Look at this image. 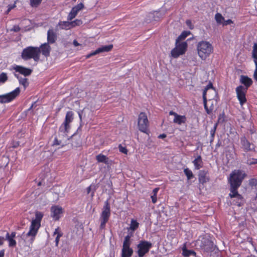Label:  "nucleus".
I'll return each instance as SVG.
<instances>
[{
  "label": "nucleus",
  "mask_w": 257,
  "mask_h": 257,
  "mask_svg": "<svg viewBox=\"0 0 257 257\" xmlns=\"http://www.w3.org/2000/svg\"><path fill=\"white\" fill-rule=\"evenodd\" d=\"M42 0H30V4L32 7H37L40 5Z\"/></svg>",
  "instance_id": "nucleus-43"
},
{
  "label": "nucleus",
  "mask_w": 257,
  "mask_h": 257,
  "mask_svg": "<svg viewBox=\"0 0 257 257\" xmlns=\"http://www.w3.org/2000/svg\"><path fill=\"white\" fill-rule=\"evenodd\" d=\"M248 164L249 165H254V164H257V159L252 158L251 159H249L248 161Z\"/></svg>",
  "instance_id": "nucleus-48"
},
{
  "label": "nucleus",
  "mask_w": 257,
  "mask_h": 257,
  "mask_svg": "<svg viewBox=\"0 0 257 257\" xmlns=\"http://www.w3.org/2000/svg\"><path fill=\"white\" fill-rule=\"evenodd\" d=\"M133 252V249L131 247V245H122L121 256L131 257Z\"/></svg>",
  "instance_id": "nucleus-20"
},
{
  "label": "nucleus",
  "mask_w": 257,
  "mask_h": 257,
  "mask_svg": "<svg viewBox=\"0 0 257 257\" xmlns=\"http://www.w3.org/2000/svg\"><path fill=\"white\" fill-rule=\"evenodd\" d=\"M74 113L72 111H67L64 121L60 125L59 128V132L65 134L68 133L70 128V123L72 122L74 119Z\"/></svg>",
  "instance_id": "nucleus-10"
},
{
  "label": "nucleus",
  "mask_w": 257,
  "mask_h": 257,
  "mask_svg": "<svg viewBox=\"0 0 257 257\" xmlns=\"http://www.w3.org/2000/svg\"><path fill=\"white\" fill-rule=\"evenodd\" d=\"M60 29L68 30L71 28L70 22L68 21H60L58 24Z\"/></svg>",
  "instance_id": "nucleus-31"
},
{
  "label": "nucleus",
  "mask_w": 257,
  "mask_h": 257,
  "mask_svg": "<svg viewBox=\"0 0 257 257\" xmlns=\"http://www.w3.org/2000/svg\"><path fill=\"white\" fill-rule=\"evenodd\" d=\"M186 121L187 118L185 115H181L179 114L173 119V122L179 125L186 123Z\"/></svg>",
  "instance_id": "nucleus-26"
},
{
  "label": "nucleus",
  "mask_w": 257,
  "mask_h": 257,
  "mask_svg": "<svg viewBox=\"0 0 257 257\" xmlns=\"http://www.w3.org/2000/svg\"><path fill=\"white\" fill-rule=\"evenodd\" d=\"M160 188L157 187L155 188L153 190V195H151V198L152 199V202L155 204L157 202V193L159 190Z\"/></svg>",
  "instance_id": "nucleus-34"
},
{
  "label": "nucleus",
  "mask_w": 257,
  "mask_h": 257,
  "mask_svg": "<svg viewBox=\"0 0 257 257\" xmlns=\"http://www.w3.org/2000/svg\"><path fill=\"white\" fill-rule=\"evenodd\" d=\"M249 184L251 186H257V179L255 178H252L249 180Z\"/></svg>",
  "instance_id": "nucleus-46"
},
{
  "label": "nucleus",
  "mask_w": 257,
  "mask_h": 257,
  "mask_svg": "<svg viewBox=\"0 0 257 257\" xmlns=\"http://www.w3.org/2000/svg\"><path fill=\"white\" fill-rule=\"evenodd\" d=\"M192 163L196 170H199L203 167V162L201 156L200 155L198 156L197 158L193 161Z\"/></svg>",
  "instance_id": "nucleus-25"
},
{
  "label": "nucleus",
  "mask_w": 257,
  "mask_h": 257,
  "mask_svg": "<svg viewBox=\"0 0 257 257\" xmlns=\"http://www.w3.org/2000/svg\"><path fill=\"white\" fill-rule=\"evenodd\" d=\"M208 91L209 93H212L215 96L216 95V93L215 90L213 89V85L210 82L208 84V85L204 88L203 94L205 93V96H207V92Z\"/></svg>",
  "instance_id": "nucleus-28"
},
{
  "label": "nucleus",
  "mask_w": 257,
  "mask_h": 257,
  "mask_svg": "<svg viewBox=\"0 0 257 257\" xmlns=\"http://www.w3.org/2000/svg\"><path fill=\"white\" fill-rule=\"evenodd\" d=\"M6 239L9 241V245L10 247H14L16 245V241L13 238H9V233L7 232L6 236Z\"/></svg>",
  "instance_id": "nucleus-36"
},
{
  "label": "nucleus",
  "mask_w": 257,
  "mask_h": 257,
  "mask_svg": "<svg viewBox=\"0 0 257 257\" xmlns=\"http://www.w3.org/2000/svg\"><path fill=\"white\" fill-rule=\"evenodd\" d=\"M182 255L184 257H189L191 255L196 256V253L193 250H189L187 248L186 245L182 247Z\"/></svg>",
  "instance_id": "nucleus-27"
},
{
  "label": "nucleus",
  "mask_w": 257,
  "mask_h": 257,
  "mask_svg": "<svg viewBox=\"0 0 257 257\" xmlns=\"http://www.w3.org/2000/svg\"><path fill=\"white\" fill-rule=\"evenodd\" d=\"M184 172L185 175L186 176L188 180H190L194 177V175L191 170L188 168H185L184 169Z\"/></svg>",
  "instance_id": "nucleus-38"
},
{
  "label": "nucleus",
  "mask_w": 257,
  "mask_h": 257,
  "mask_svg": "<svg viewBox=\"0 0 257 257\" xmlns=\"http://www.w3.org/2000/svg\"><path fill=\"white\" fill-rule=\"evenodd\" d=\"M96 160L98 163H103L105 164H108L109 159L106 156L99 154L96 156Z\"/></svg>",
  "instance_id": "nucleus-29"
},
{
  "label": "nucleus",
  "mask_w": 257,
  "mask_h": 257,
  "mask_svg": "<svg viewBox=\"0 0 257 257\" xmlns=\"http://www.w3.org/2000/svg\"><path fill=\"white\" fill-rule=\"evenodd\" d=\"M186 24L189 28V29H190L191 30L193 29L194 26H193L191 20H186Z\"/></svg>",
  "instance_id": "nucleus-49"
},
{
  "label": "nucleus",
  "mask_w": 257,
  "mask_h": 257,
  "mask_svg": "<svg viewBox=\"0 0 257 257\" xmlns=\"http://www.w3.org/2000/svg\"><path fill=\"white\" fill-rule=\"evenodd\" d=\"M4 237L0 236V245H2L4 244Z\"/></svg>",
  "instance_id": "nucleus-56"
},
{
  "label": "nucleus",
  "mask_w": 257,
  "mask_h": 257,
  "mask_svg": "<svg viewBox=\"0 0 257 257\" xmlns=\"http://www.w3.org/2000/svg\"><path fill=\"white\" fill-rule=\"evenodd\" d=\"M111 215L110 205L108 200L104 202L102 211L100 214L99 220L100 221V229H103L105 227Z\"/></svg>",
  "instance_id": "nucleus-5"
},
{
  "label": "nucleus",
  "mask_w": 257,
  "mask_h": 257,
  "mask_svg": "<svg viewBox=\"0 0 257 257\" xmlns=\"http://www.w3.org/2000/svg\"><path fill=\"white\" fill-rule=\"evenodd\" d=\"M8 79V77L6 73L2 72L0 74V83H4Z\"/></svg>",
  "instance_id": "nucleus-40"
},
{
  "label": "nucleus",
  "mask_w": 257,
  "mask_h": 257,
  "mask_svg": "<svg viewBox=\"0 0 257 257\" xmlns=\"http://www.w3.org/2000/svg\"><path fill=\"white\" fill-rule=\"evenodd\" d=\"M84 7V6L83 3H81L80 4H78L75 7H73L75 10H77L78 12H79L80 11L82 10Z\"/></svg>",
  "instance_id": "nucleus-44"
},
{
  "label": "nucleus",
  "mask_w": 257,
  "mask_h": 257,
  "mask_svg": "<svg viewBox=\"0 0 257 257\" xmlns=\"http://www.w3.org/2000/svg\"><path fill=\"white\" fill-rule=\"evenodd\" d=\"M38 48H40V54L42 53L45 57L50 56L51 48L48 43H45Z\"/></svg>",
  "instance_id": "nucleus-17"
},
{
  "label": "nucleus",
  "mask_w": 257,
  "mask_h": 257,
  "mask_svg": "<svg viewBox=\"0 0 257 257\" xmlns=\"http://www.w3.org/2000/svg\"><path fill=\"white\" fill-rule=\"evenodd\" d=\"M82 142L80 137L76 138L73 135L72 137V146L74 148H78L81 146Z\"/></svg>",
  "instance_id": "nucleus-30"
},
{
  "label": "nucleus",
  "mask_w": 257,
  "mask_h": 257,
  "mask_svg": "<svg viewBox=\"0 0 257 257\" xmlns=\"http://www.w3.org/2000/svg\"><path fill=\"white\" fill-rule=\"evenodd\" d=\"M73 44L76 47L80 45L79 43L75 40L73 41Z\"/></svg>",
  "instance_id": "nucleus-59"
},
{
  "label": "nucleus",
  "mask_w": 257,
  "mask_h": 257,
  "mask_svg": "<svg viewBox=\"0 0 257 257\" xmlns=\"http://www.w3.org/2000/svg\"><path fill=\"white\" fill-rule=\"evenodd\" d=\"M220 146V144L219 143H217L216 145V147H219Z\"/></svg>",
  "instance_id": "nucleus-64"
},
{
  "label": "nucleus",
  "mask_w": 257,
  "mask_h": 257,
  "mask_svg": "<svg viewBox=\"0 0 257 257\" xmlns=\"http://www.w3.org/2000/svg\"><path fill=\"white\" fill-rule=\"evenodd\" d=\"M187 48L188 44L186 42L176 41L175 47L171 51V57L177 58L180 56L184 55L187 51Z\"/></svg>",
  "instance_id": "nucleus-6"
},
{
  "label": "nucleus",
  "mask_w": 257,
  "mask_h": 257,
  "mask_svg": "<svg viewBox=\"0 0 257 257\" xmlns=\"http://www.w3.org/2000/svg\"><path fill=\"white\" fill-rule=\"evenodd\" d=\"M16 6L14 5L13 6H9V7L8 9V13L12 9H13Z\"/></svg>",
  "instance_id": "nucleus-60"
},
{
  "label": "nucleus",
  "mask_w": 257,
  "mask_h": 257,
  "mask_svg": "<svg viewBox=\"0 0 257 257\" xmlns=\"http://www.w3.org/2000/svg\"><path fill=\"white\" fill-rule=\"evenodd\" d=\"M249 242L252 244V245L253 246H254V247L255 250L256 251V252H257V249H256L255 247V246H254V244H253V241H252V238H250V240L249 241Z\"/></svg>",
  "instance_id": "nucleus-61"
},
{
  "label": "nucleus",
  "mask_w": 257,
  "mask_h": 257,
  "mask_svg": "<svg viewBox=\"0 0 257 257\" xmlns=\"http://www.w3.org/2000/svg\"><path fill=\"white\" fill-rule=\"evenodd\" d=\"M16 233L15 232H12L11 234H9V238H13L15 237Z\"/></svg>",
  "instance_id": "nucleus-54"
},
{
  "label": "nucleus",
  "mask_w": 257,
  "mask_h": 257,
  "mask_svg": "<svg viewBox=\"0 0 257 257\" xmlns=\"http://www.w3.org/2000/svg\"><path fill=\"white\" fill-rule=\"evenodd\" d=\"M113 48V45L112 44L109 45L103 46L101 47L97 48L94 51L89 53L86 56L87 58H89L93 56L97 55L99 53L102 52H108L112 50Z\"/></svg>",
  "instance_id": "nucleus-15"
},
{
  "label": "nucleus",
  "mask_w": 257,
  "mask_h": 257,
  "mask_svg": "<svg viewBox=\"0 0 257 257\" xmlns=\"http://www.w3.org/2000/svg\"><path fill=\"white\" fill-rule=\"evenodd\" d=\"M57 36L56 32L53 29H49L47 32V43L54 44L56 42Z\"/></svg>",
  "instance_id": "nucleus-19"
},
{
  "label": "nucleus",
  "mask_w": 257,
  "mask_h": 257,
  "mask_svg": "<svg viewBox=\"0 0 257 257\" xmlns=\"http://www.w3.org/2000/svg\"><path fill=\"white\" fill-rule=\"evenodd\" d=\"M217 126V123H215L214 124L213 127L210 130V135H211V137L213 138L214 137Z\"/></svg>",
  "instance_id": "nucleus-47"
},
{
  "label": "nucleus",
  "mask_w": 257,
  "mask_h": 257,
  "mask_svg": "<svg viewBox=\"0 0 257 257\" xmlns=\"http://www.w3.org/2000/svg\"><path fill=\"white\" fill-rule=\"evenodd\" d=\"M18 145H19V143H17V144H15V145L13 146V147L16 148Z\"/></svg>",
  "instance_id": "nucleus-63"
},
{
  "label": "nucleus",
  "mask_w": 257,
  "mask_h": 257,
  "mask_svg": "<svg viewBox=\"0 0 257 257\" xmlns=\"http://www.w3.org/2000/svg\"><path fill=\"white\" fill-rule=\"evenodd\" d=\"M200 248L204 252H211L214 250L213 242L208 238L204 237L201 240Z\"/></svg>",
  "instance_id": "nucleus-13"
},
{
  "label": "nucleus",
  "mask_w": 257,
  "mask_h": 257,
  "mask_svg": "<svg viewBox=\"0 0 257 257\" xmlns=\"http://www.w3.org/2000/svg\"><path fill=\"white\" fill-rule=\"evenodd\" d=\"M166 135L165 134H161L159 136H158V138L159 139H164L166 137Z\"/></svg>",
  "instance_id": "nucleus-55"
},
{
  "label": "nucleus",
  "mask_w": 257,
  "mask_h": 257,
  "mask_svg": "<svg viewBox=\"0 0 257 257\" xmlns=\"http://www.w3.org/2000/svg\"><path fill=\"white\" fill-rule=\"evenodd\" d=\"M51 216L55 221L59 220L63 213V209L59 205H53L50 208Z\"/></svg>",
  "instance_id": "nucleus-14"
},
{
  "label": "nucleus",
  "mask_w": 257,
  "mask_h": 257,
  "mask_svg": "<svg viewBox=\"0 0 257 257\" xmlns=\"http://www.w3.org/2000/svg\"><path fill=\"white\" fill-rule=\"evenodd\" d=\"M55 235H56L55 240V245L56 246H58L60 241V238L63 235V233L61 230V228L59 227H57L56 228H55V231L53 232V235L54 236Z\"/></svg>",
  "instance_id": "nucleus-23"
},
{
  "label": "nucleus",
  "mask_w": 257,
  "mask_h": 257,
  "mask_svg": "<svg viewBox=\"0 0 257 257\" xmlns=\"http://www.w3.org/2000/svg\"><path fill=\"white\" fill-rule=\"evenodd\" d=\"M203 105L206 112L208 114H212L215 106L217 105V102L213 97L205 96V93L202 95Z\"/></svg>",
  "instance_id": "nucleus-7"
},
{
  "label": "nucleus",
  "mask_w": 257,
  "mask_h": 257,
  "mask_svg": "<svg viewBox=\"0 0 257 257\" xmlns=\"http://www.w3.org/2000/svg\"><path fill=\"white\" fill-rule=\"evenodd\" d=\"M131 236L129 235H127L126 236H125L122 245H131Z\"/></svg>",
  "instance_id": "nucleus-42"
},
{
  "label": "nucleus",
  "mask_w": 257,
  "mask_h": 257,
  "mask_svg": "<svg viewBox=\"0 0 257 257\" xmlns=\"http://www.w3.org/2000/svg\"><path fill=\"white\" fill-rule=\"evenodd\" d=\"M197 50L199 57L205 61L213 52V47L210 42L202 40L197 43Z\"/></svg>",
  "instance_id": "nucleus-3"
},
{
  "label": "nucleus",
  "mask_w": 257,
  "mask_h": 257,
  "mask_svg": "<svg viewBox=\"0 0 257 257\" xmlns=\"http://www.w3.org/2000/svg\"><path fill=\"white\" fill-rule=\"evenodd\" d=\"M247 90V88H244L242 85L237 86L235 89L236 96L241 105H243L247 101L246 98Z\"/></svg>",
  "instance_id": "nucleus-12"
},
{
  "label": "nucleus",
  "mask_w": 257,
  "mask_h": 257,
  "mask_svg": "<svg viewBox=\"0 0 257 257\" xmlns=\"http://www.w3.org/2000/svg\"><path fill=\"white\" fill-rule=\"evenodd\" d=\"M60 144H61V141H59L57 138H55L54 139V141H53V146H55H55H57V145H60Z\"/></svg>",
  "instance_id": "nucleus-52"
},
{
  "label": "nucleus",
  "mask_w": 257,
  "mask_h": 257,
  "mask_svg": "<svg viewBox=\"0 0 257 257\" xmlns=\"http://www.w3.org/2000/svg\"><path fill=\"white\" fill-rule=\"evenodd\" d=\"M38 47L28 46L24 48L21 53V58L24 61L33 59L38 62L40 59V51Z\"/></svg>",
  "instance_id": "nucleus-4"
},
{
  "label": "nucleus",
  "mask_w": 257,
  "mask_h": 257,
  "mask_svg": "<svg viewBox=\"0 0 257 257\" xmlns=\"http://www.w3.org/2000/svg\"><path fill=\"white\" fill-rule=\"evenodd\" d=\"M246 174L240 170H234L231 172L228 178V183L230 185V193L229 196L231 198H235L237 200L234 203L238 206L243 204V197L238 193V189L241 186Z\"/></svg>",
  "instance_id": "nucleus-1"
},
{
  "label": "nucleus",
  "mask_w": 257,
  "mask_h": 257,
  "mask_svg": "<svg viewBox=\"0 0 257 257\" xmlns=\"http://www.w3.org/2000/svg\"><path fill=\"white\" fill-rule=\"evenodd\" d=\"M14 75L18 79L19 83L23 86L24 89H26L29 85L28 79L26 78L22 77L17 74H15Z\"/></svg>",
  "instance_id": "nucleus-24"
},
{
  "label": "nucleus",
  "mask_w": 257,
  "mask_h": 257,
  "mask_svg": "<svg viewBox=\"0 0 257 257\" xmlns=\"http://www.w3.org/2000/svg\"><path fill=\"white\" fill-rule=\"evenodd\" d=\"M14 69L19 72L20 74L24 75L25 76H28L32 73V70L29 68H26L24 66L20 65H16L14 67Z\"/></svg>",
  "instance_id": "nucleus-16"
},
{
  "label": "nucleus",
  "mask_w": 257,
  "mask_h": 257,
  "mask_svg": "<svg viewBox=\"0 0 257 257\" xmlns=\"http://www.w3.org/2000/svg\"><path fill=\"white\" fill-rule=\"evenodd\" d=\"M21 90L17 87L15 90L5 94L0 95V103H9L15 99L20 94Z\"/></svg>",
  "instance_id": "nucleus-11"
},
{
  "label": "nucleus",
  "mask_w": 257,
  "mask_h": 257,
  "mask_svg": "<svg viewBox=\"0 0 257 257\" xmlns=\"http://www.w3.org/2000/svg\"><path fill=\"white\" fill-rule=\"evenodd\" d=\"M91 191V186H89L87 188V193L89 194Z\"/></svg>",
  "instance_id": "nucleus-62"
},
{
  "label": "nucleus",
  "mask_w": 257,
  "mask_h": 257,
  "mask_svg": "<svg viewBox=\"0 0 257 257\" xmlns=\"http://www.w3.org/2000/svg\"><path fill=\"white\" fill-rule=\"evenodd\" d=\"M20 30V28L19 26H14V31L15 32H19Z\"/></svg>",
  "instance_id": "nucleus-57"
},
{
  "label": "nucleus",
  "mask_w": 257,
  "mask_h": 257,
  "mask_svg": "<svg viewBox=\"0 0 257 257\" xmlns=\"http://www.w3.org/2000/svg\"><path fill=\"white\" fill-rule=\"evenodd\" d=\"M255 66V68L253 73V78L257 82V61L254 62Z\"/></svg>",
  "instance_id": "nucleus-50"
},
{
  "label": "nucleus",
  "mask_w": 257,
  "mask_h": 257,
  "mask_svg": "<svg viewBox=\"0 0 257 257\" xmlns=\"http://www.w3.org/2000/svg\"><path fill=\"white\" fill-rule=\"evenodd\" d=\"M71 28L74 27L76 26H80L82 24V21L81 20L76 19L73 21L70 22Z\"/></svg>",
  "instance_id": "nucleus-41"
},
{
  "label": "nucleus",
  "mask_w": 257,
  "mask_h": 257,
  "mask_svg": "<svg viewBox=\"0 0 257 257\" xmlns=\"http://www.w3.org/2000/svg\"><path fill=\"white\" fill-rule=\"evenodd\" d=\"M138 125L139 130L145 134H148L149 122L145 112H141L138 116Z\"/></svg>",
  "instance_id": "nucleus-8"
},
{
  "label": "nucleus",
  "mask_w": 257,
  "mask_h": 257,
  "mask_svg": "<svg viewBox=\"0 0 257 257\" xmlns=\"http://www.w3.org/2000/svg\"><path fill=\"white\" fill-rule=\"evenodd\" d=\"M215 19L218 24H222L224 21V17L220 13H216L215 15Z\"/></svg>",
  "instance_id": "nucleus-39"
},
{
  "label": "nucleus",
  "mask_w": 257,
  "mask_h": 257,
  "mask_svg": "<svg viewBox=\"0 0 257 257\" xmlns=\"http://www.w3.org/2000/svg\"><path fill=\"white\" fill-rule=\"evenodd\" d=\"M240 142L244 151L247 152L251 150L250 148L251 144L245 137L243 136L241 137Z\"/></svg>",
  "instance_id": "nucleus-21"
},
{
  "label": "nucleus",
  "mask_w": 257,
  "mask_h": 257,
  "mask_svg": "<svg viewBox=\"0 0 257 257\" xmlns=\"http://www.w3.org/2000/svg\"><path fill=\"white\" fill-rule=\"evenodd\" d=\"M139 226V222L136 220L132 219L131 221V224L129 229L133 231H135L138 228Z\"/></svg>",
  "instance_id": "nucleus-33"
},
{
  "label": "nucleus",
  "mask_w": 257,
  "mask_h": 257,
  "mask_svg": "<svg viewBox=\"0 0 257 257\" xmlns=\"http://www.w3.org/2000/svg\"><path fill=\"white\" fill-rule=\"evenodd\" d=\"M118 149L119 152L124 154H127L128 152L127 149L125 147H123L121 145L118 146Z\"/></svg>",
  "instance_id": "nucleus-45"
},
{
  "label": "nucleus",
  "mask_w": 257,
  "mask_h": 257,
  "mask_svg": "<svg viewBox=\"0 0 257 257\" xmlns=\"http://www.w3.org/2000/svg\"><path fill=\"white\" fill-rule=\"evenodd\" d=\"M208 172L204 170H200L198 174V180L200 183L203 184L209 181V177L207 176Z\"/></svg>",
  "instance_id": "nucleus-18"
},
{
  "label": "nucleus",
  "mask_w": 257,
  "mask_h": 257,
  "mask_svg": "<svg viewBox=\"0 0 257 257\" xmlns=\"http://www.w3.org/2000/svg\"><path fill=\"white\" fill-rule=\"evenodd\" d=\"M233 23V22L231 20L228 19L227 20H224V21H223L222 24H223V26H227L228 25H230V24H231Z\"/></svg>",
  "instance_id": "nucleus-51"
},
{
  "label": "nucleus",
  "mask_w": 257,
  "mask_h": 257,
  "mask_svg": "<svg viewBox=\"0 0 257 257\" xmlns=\"http://www.w3.org/2000/svg\"><path fill=\"white\" fill-rule=\"evenodd\" d=\"M35 214V218L32 220L29 231L26 234L27 237H31L30 244L31 245H32L38 230L41 227V222L44 216V214L42 212L38 211H36Z\"/></svg>",
  "instance_id": "nucleus-2"
},
{
  "label": "nucleus",
  "mask_w": 257,
  "mask_h": 257,
  "mask_svg": "<svg viewBox=\"0 0 257 257\" xmlns=\"http://www.w3.org/2000/svg\"><path fill=\"white\" fill-rule=\"evenodd\" d=\"M252 57L253 59L254 62L257 61V43H254L252 51Z\"/></svg>",
  "instance_id": "nucleus-37"
},
{
  "label": "nucleus",
  "mask_w": 257,
  "mask_h": 257,
  "mask_svg": "<svg viewBox=\"0 0 257 257\" xmlns=\"http://www.w3.org/2000/svg\"><path fill=\"white\" fill-rule=\"evenodd\" d=\"M169 115H174V117H176L178 115V114L176 112H174V111H170L169 112Z\"/></svg>",
  "instance_id": "nucleus-53"
},
{
  "label": "nucleus",
  "mask_w": 257,
  "mask_h": 257,
  "mask_svg": "<svg viewBox=\"0 0 257 257\" xmlns=\"http://www.w3.org/2000/svg\"><path fill=\"white\" fill-rule=\"evenodd\" d=\"M5 255V250L2 249L0 251V257H4Z\"/></svg>",
  "instance_id": "nucleus-58"
},
{
  "label": "nucleus",
  "mask_w": 257,
  "mask_h": 257,
  "mask_svg": "<svg viewBox=\"0 0 257 257\" xmlns=\"http://www.w3.org/2000/svg\"><path fill=\"white\" fill-rule=\"evenodd\" d=\"M152 246L153 244L150 241L145 240L140 241L139 243L137 245L138 249L137 252L138 256L144 257V255L149 251Z\"/></svg>",
  "instance_id": "nucleus-9"
},
{
  "label": "nucleus",
  "mask_w": 257,
  "mask_h": 257,
  "mask_svg": "<svg viewBox=\"0 0 257 257\" xmlns=\"http://www.w3.org/2000/svg\"><path fill=\"white\" fill-rule=\"evenodd\" d=\"M78 13V12L77 11V10H75L74 8H72L68 16L67 20L68 21H71L76 16Z\"/></svg>",
  "instance_id": "nucleus-35"
},
{
  "label": "nucleus",
  "mask_w": 257,
  "mask_h": 257,
  "mask_svg": "<svg viewBox=\"0 0 257 257\" xmlns=\"http://www.w3.org/2000/svg\"><path fill=\"white\" fill-rule=\"evenodd\" d=\"M190 34L191 32L189 31H184L178 37L176 41L183 42Z\"/></svg>",
  "instance_id": "nucleus-32"
},
{
  "label": "nucleus",
  "mask_w": 257,
  "mask_h": 257,
  "mask_svg": "<svg viewBox=\"0 0 257 257\" xmlns=\"http://www.w3.org/2000/svg\"><path fill=\"white\" fill-rule=\"evenodd\" d=\"M240 82L244 85V88H248L252 85V80L247 76L241 75Z\"/></svg>",
  "instance_id": "nucleus-22"
}]
</instances>
